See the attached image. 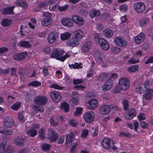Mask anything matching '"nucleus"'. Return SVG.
<instances>
[{"instance_id":"obj_1","label":"nucleus","mask_w":153,"mask_h":153,"mask_svg":"<svg viewBox=\"0 0 153 153\" xmlns=\"http://www.w3.org/2000/svg\"><path fill=\"white\" fill-rule=\"evenodd\" d=\"M64 53V51L60 49L56 48L54 50L52 53L51 57L55 58L62 62H64L67 58L69 57V55L68 54H66L65 55L61 56Z\"/></svg>"},{"instance_id":"obj_2","label":"nucleus","mask_w":153,"mask_h":153,"mask_svg":"<svg viewBox=\"0 0 153 153\" xmlns=\"http://www.w3.org/2000/svg\"><path fill=\"white\" fill-rule=\"evenodd\" d=\"M42 16L45 17L41 21V24L42 26H47L52 23L53 20L52 18V15L51 13L48 12H44Z\"/></svg>"},{"instance_id":"obj_3","label":"nucleus","mask_w":153,"mask_h":153,"mask_svg":"<svg viewBox=\"0 0 153 153\" xmlns=\"http://www.w3.org/2000/svg\"><path fill=\"white\" fill-rule=\"evenodd\" d=\"M149 88V81L146 80L144 82L139 85L135 88V91L136 92L140 94L143 93Z\"/></svg>"},{"instance_id":"obj_4","label":"nucleus","mask_w":153,"mask_h":153,"mask_svg":"<svg viewBox=\"0 0 153 153\" xmlns=\"http://www.w3.org/2000/svg\"><path fill=\"white\" fill-rule=\"evenodd\" d=\"M59 37L58 33L55 31H52L48 35L47 39L48 42L51 44L55 43Z\"/></svg>"},{"instance_id":"obj_5","label":"nucleus","mask_w":153,"mask_h":153,"mask_svg":"<svg viewBox=\"0 0 153 153\" xmlns=\"http://www.w3.org/2000/svg\"><path fill=\"white\" fill-rule=\"evenodd\" d=\"M133 8L135 12L138 13H143L146 9V5L142 2L135 3L133 5Z\"/></svg>"},{"instance_id":"obj_6","label":"nucleus","mask_w":153,"mask_h":153,"mask_svg":"<svg viewBox=\"0 0 153 153\" xmlns=\"http://www.w3.org/2000/svg\"><path fill=\"white\" fill-rule=\"evenodd\" d=\"M83 118L88 123L92 122L95 118V114L93 111L85 112L83 115Z\"/></svg>"},{"instance_id":"obj_7","label":"nucleus","mask_w":153,"mask_h":153,"mask_svg":"<svg viewBox=\"0 0 153 153\" xmlns=\"http://www.w3.org/2000/svg\"><path fill=\"white\" fill-rule=\"evenodd\" d=\"M130 82L128 80L125 78H121L119 80L118 84L121 90H126L129 86Z\"/></svg>"},{"instance_id":"obj_8","label":"nucleus","mask_w":153,"mask_h":153,"mask_svg":"<svg viewBox=\"0 0 153 153\" xmlns=\"http://www.w3.org/2000/svg\"><path fill=\"white\" fill-rule=\"evenodd\" d=\"M50 95L52 101L54 102H59L62 98L61 94L56 91H51Z\"/></svg>"},{"instance_id":"obj_9","label":"nucleus","mask_w":153,"mask_h":153,"mask_svg":"<svg viewBox=\"0 0 153 153\" xmlns=\"http://www.w3.org/2000/svg\"><path fill=\"white\" fill-rule=\"evenodd\" d=\"M34 101L35 104L42 105L47 102L48 100L47 98L44 96L39 95L34 98Z\"/></svg>"},{"instance_id":"obj_10","label":"nucleus","mask_w":153,"mask_h":153,"mask_svg":"<svg viewBox=\"0 0 153 153\" xmlns=\"http://www.w3.org/2000/svg\"><path fill=\"white\" fill-rule=\"evenodd\" d=\"M58 137V134L53 128H48V139H49L51 142H53L56 140Z\"/></svg>"},{"instance_id":"obj_11","label":"nucleus","mask_w":153,"mask_h":153,"mask_svg":"<svg viewBox=\"0 0 153 153\" xmlns=\"http://www.w3.org/2000/svg\"><path fill=\"white\" fill-rule=\"evenodd\" d=\"M98 43L101 48L105 51H107L109 48V46L106 40L103 38H100L98 40Z\"/></svg>"},{"instance_id":"obj_12","label":"nucleus","mask_w":153,"mask_h":153,"mask_svg":"<svg viewBox=\"0 0 153 153\" xmlns=\"http://www.w3.org/2000/svg\"><path fill=\"white\" fill-rule=\"evenodd\" d=\"M114 42L117 45L121 47H124L127 45V42L120 37L116 38L114 39Z\"/></svg>"},{"instance_id":"obj_13","label":"nucleus","mask_w":153,"mask_h":153,"mask_svg":"<svg viewBox=\"0 0 153 153\" xmlns=\"http://www.w3.org/2000/svg\"><path fill=\"white\" fill-rule=\"evenodd\" d=\"M113 80L111 78L106 81L104 85L102 87V89L104 91H107L110 90L112 87Z\"/></svg>"},{"instance_id":"obj_14","label":"nucleus","mask_w":153,"mask_h":153,"mask_svg":"<svg viewBox=\"0 0 153 153\" xmlns=\"http://www.w3.org/2000/svg\"><path fill=\"white\" fill-rule=\"evenodd\" d=\"M136 111L134 108H132L129 110L127 113L124 114L125 118L127 120H130L136 116Z\"/></svg>"},{"instance_id":"obj_15","label":"nucleus","mask_w":153,"mask_h":153,"mask_svg":"<svg viewBox=\"0 0 153 153\" xmlns=\"http://www.w3.org/2000/svg\"><path fill=\"white\" fill-rule=\"evenodd\" d=\"M110 107L108 105H103L99 108V113L101 114L105 115L108 114L110 111Z\"/></svg>"},{"instance_id":"obj_16","label":"nucleus","mask_w":153,"mask_h":153,"mask_svg":"<svg viewBox=\"0 0 153 153\" xmlns=\"http://www.w3.org/2000/svg\"><path fill=\"white\" fill-rule=\"evenodd\" d=\"M3 125L6 128H11L14 125V121L10 117L6 118L4 120Z\"/></svg>"},{"instance_id":"obj_17","label":"nucleus","mask_w":153,"mask_h":153,"mask_svg":"<svg viewBox=\"0 0 153 153\" xmlns=\"http://www.w3.org/2000/svg\"><path fill=\"white\" fill-rule=\"evenodd\" d=\"M84 33L81 30H78L75 31L73 34V38L77 39L79 41L83 37Z\"/></svg>"},{"instance_id":"obj_18","label":"nucleus","mask_w":153,"mask_h":153,"mask_svg":"<svg viewBox=\"0 0 153 153\" xmlns=\"http://www.w3.org/2000/svg\"><path fill=\"white\" fill-rule=\"evenodd\" d=\"M72 18L74 22L79 26H81L84 23V19L78 16L73 15L72 16Z\"/></svg>"},{"instance_id":"obj_19","label":"nucleus","mask_w":153,"mask_h":153,"mask_svg":"<svg viewBox=\"0 0 153 153\" xmlns=\"http://www.w3.org/2000/svg\"><path fill=\"white\" fill-rule=\"evenodd\" d=\"M61 22L63 25L68 27H71L74 25L73 21L69 18H65L62 19Z\"/></svg>"},{"instance_id":"obj_20","label":"nucleus","mask_w":153,"mask_h":153,"mask_svg":"<svg viewBox=\"0 0 153 153\" xmlns=\"http://www.w3.org/2000/svg\"><path fill=\"white\" fill-rule=\"evenodd\" d=\"M94 57L97 61H102L104 59V55L103 53L99 51H95L94 54Z\"/></svg>"},{"instance_id":"obj_21","label":"nucleus","mask_w":153,"mask_h":153,"mask_svg":"<svg viewBox=\"0 0 153 153\" xmlns=\"http://www.w3.org/2000/svg\"><path fill=\"white\" fill-rule=\"evenodd\" d=\"M68 46L70 47H75L78 46L79 44V41L74 38H72L70 39L66 42Z\"/></svg>"},{"instance_id":"obj_22","label":"nucleus","mask_w":153,"mask_h":153,"mask_svg":"<svg viewBox=\"0 0 153 153\" xmlns=\"http://www.w3.org/2000/svg\"><path fill=\"white\" fill-rule=\"evenodd\" d=\"M97 100L96 99H92L88 101L87 103V106L91 109H95L98 105Z\"/></svg>"},{"instance_id":"obj_23","label":"nucleus","mask_w":153,"mask_h":153,"mask_svg":"<svg viewBox=\"0 0 153 153\" xmlns=\"http://www.w3.org/2000/svg\"><path fill=\"white\" fill-rule=\"evenodd\" d=\"M146 90L147 91L143 95V97L146 100H150L153 96V89L148 88Z\"/></svg>"},{"instance_id":"obj_24","label":"nucleus","mask_w":153,"mask_h":153,"mask_svg":"<svg viewBox=\"0 0 153 153\" xmlns=\"http://www.w3.org/2000/svg\"><path fill=\"white\" fill-rule=\"evenodd\" d=\"M145 38V35L143 33H140L134 38L135 42L137 44L140 43Z\"/></svg>"},{"instance_id":"obj_25","label":"nucleus","mask_w":153,"mask_h":153,"mask_svg":"<svg viewBox=\"0 0 153 153\" xmlns=\"http://www.w3.org/2000/svg\"><path fill=\"white\" fill-rule=\"evenodd\" d=\"M110 142L111 140L109 138H106L104 139L102 142V146L106 149H109L111 146Z\"/></svg>"},{"instance_id":"obj_26","label":"nucleus","mask_w":153,"mask_h":153,"mask_svg":"<svg viewBox=\"0 0 153 153\" xmlns=\"http://www.w3.org/2000/svg\"><path fill=\"white\" fill-rule=\"evenodd\" d=\"M92 46V43L91 42H85L82 47V50L84 52H88L91 48Z\"/></svg>"},{"instance_id":"obj_27","label":"nucleus","mask_w":153,"mask_h":153,"mask_svg":"<svg viewBox=\"0 0 153 153\" xmlns=\"http://www.w3.org/2000/svg\"><path fill=\"white\" fill-rule=\"evenodd\" d=\"M71 36V34L68 32H66L61 33L60 35V38L61 40L65 41L68 39Z\"/></svg>"},{"instance_id":"obj_28","label":"nucleus","mask_w":153,"mask_h":153,"mask_svg":"<svg viewBox=\"0 0 153 153\" xmlns=\"http://www.w3.org/2000/svg\"><path fill=\"white\" fill-rule=\"evenodd\" d=\"M101 13L99 10L95 9H92L90 12L89 15L93 18L95 16H98L100 15Z\"/></svg>"},{"instance_id":"obj_29","label":"nucleus","mask_w":153,"mask_h":153,"mask_svg":"<svg viewBox=\"0 0 153 153\" xmlns=\"http://www.w3.org/2000/svg\"><path fill=\"white\" fill-rule=\"evenodd\" d=\"M0 134L6 135H10L13 134V131L11 129L3 128L0 131Z\"/></svg>"},{"instance_id":"obj_30","label":"nucleus","mask_w":153,"mask_h":153,"mask_svg":"<svg viewBox=\"0 0 153 153\" xmlns=\"http://www.w3.org/2000/svg\"><path fill=\"white\" fill-rule=\"evenodd\" d=\"M108 77V74L107 73H103L97 76V80L100 82H102L105 80Z\"/></svg>"},{"instance_id":"obj_31","label":"nucleus","mask_w":153,"mask_h":153,"mask_svg":"<svg viewBox=\"0 0 153 153\" xmlns=\"http://www.w3.org/2000/svg\"><path fill=\"white\" fill-rule=\"evenodd\" d=\"M149 22V19L147 17L142 18L140 20L139 24L141 27L145 26Z\"/></svg>"},{"instance_id":"obj_32","label":"nucleus","mask_w":153,"mask_h":153,"mask_svg":"<svg viewBox=\"0 0 153 153\" xmlns=\"http://www.w3.org/2000/svg\"><path fill=\"white\" fill-rule=\"evenodd\" d=\"M103 33L106 37H110L113 35L112 30L109 29H106L103 31Z\"/></svg>"},{"instance_id":"obj_33","label":"nucleus","mask_w":153,"mask_h":153,"mask_svg":"<svg viewBox=\"0 0 153 153\" xmlns=\"http://www.w3.org/2000/svg\"><path fill=\"white\" fill-rule=\"evenodd\" d=\"M46 131L45 129L41 128L38 131V136L41 140L45 139V134Z\"/></svg>"},{"instance_id":"obj_34","label":"nucleus","mask_w":153,"mask_h":153,"mask_svg":"<svg viewBox=\"0 0 153 153\" xmlns=\"http://www.w3.org/2000/svg\"><path fill=\"white\" fill-rule=\"evenodd\" d=\"M74 137V134L73 132H71L69 134L67 135L66 137L65 143H69L71 142L73 138Z\"/></svg>"},{"instance_id":"obj_35","label":"nucleus","mask_w":153,"mask_h":153,"mask_svg":"<svg viewBox=\"0 0 153 153\" xmlns=\"http://www.w3.org/2000/svg\"><path fill=\"white\" fill-rule=\"evenodd\" d=\"M27 135L30 137H34L36 136L37 134V131L34 128L30 129L27 132Z\"/></svg>"},{"instance_id":"obj_36","label":"nucleus","mask_w":153,"mask_h":153,"mask_svg":"<svg viewBox=\"0 0 153 153\" xmlns=\"http://www.w3.org/2000/svg\"><path fill=\"white\" fill-rule=\"evenodd\" d=\"M14 8V7L13 6L4 8L3 11V13L5 15L12 14L13 13V10Z\"/></svg>"},{"instance_id":"obj_37","label":"nucleus","mask_w":153,"mask_h":153,"mask_svg":"<svg viewBox=\"0 0 153 153\" xmlns=\"http://www.w3.org/2000/svg\"><path fill=\"white\" fill-rule=\"evenodd\" d=\"M61 108L65 112H67L69 111V105L68 103L64 102L62 104Z\"/></svg>"},{"instance_id":"obj_38","label":"nucleus","mask_w":153,"mask_h":153,"mask_svg":"<svg viewBox=\"0 0 153 153\" xmlns=\"http://www.w3.org/2000/svg\"><path fill=\"white\" fill-rule=\"evenodd\" d=\"M47 5V3L45 2H40L39 4L38 7H36L34 10V11L37 12L40 10L42 8H45Z\"/></svg>"},{"instance_id":"obj_39","label":"nucleus","mask_w":153,"mask_h":153,"mask_svg":"<svg viewBox=\"0 0 153 153\" xmlns=\"http://www.w3.org/2000/svg\"><path fill=\"white\" fill-rule=\"evenodd\" d=\"M20 46L23 47L29 48L31 47V45L27 41H22L20 42Z\"/></svg>"},{"instance_id":"obj_40","label":"nucleus","mask_w":153,"mask_h":153,"mask_svg":"<svg viewBox=\"0 0 153 153\" xmlns=\"http://www.w3.org/2000/svg\"><path fill=\"white\" fill-rule=\"evenodd\" d=\"M11 23V20L3 19L1 22V25L3 27H6L10 25Z\"/></svg>"},{"instance_id":"obj_41","label":"nucleus","mask_w":153,"mask_h":153,"mask_svg":"<svg viewBox=\"0 0 153 153\" xmlns=\"http://www.w3.org/2000/svg\"><path fill=\"white\" fill-rule=\"evenodd\" d=\"M32 108L35 110L38 111L40 112H42L44 110V108L42 106H37L35 105H32Z\"/></svg>"},{"instance_id":"obj_42","label":"nucleus","mask_w":153,"mask_h":153,"mask_svg":"<svg viewBox=\"0 0 153 153\" xmlns=\"http://www.w3.org/2000/svg\"><path fill=\"white\" fill-rule=\"evenodd\" d=\"M51 145L47 143L43 144L42 145V149L45 152L49 151L51 147Z\"/></svg>"},{"instance_id":"obj_43","label":"nucleus","mask_w":153,"mask_h":153,"mask_svg":"<svg viewBox=\"0 0 153 153\" xmlns=\"http://www.w3.org/2000/svg\"><path fill=\"white\" fill-rule=\"evenodd\" d=\"M41 85V82H39L37 81H32L28 84L29 86H31L33 87H38Z\"/></svg>"},{"instance_id":"obj_44","label":"nucleus","mask_w":153,"mask_h":153,"mask_svg":"<svg viewBox=\"0 0 153 153\" xmlns=\"http://www.w3.org/2000/svg\"><path fill=\"white\" fill-rule=\"evenodd\" d=\"M79 145V143L77 142L75 143L71 147L70 149V152L71 153H76V149Z\"/></svg>"},{"instance_id":"obj_45","label":"nucleus","mask_w":153,"mask_h":153,"mask_svg":"<svg viewBox=\"0 0 153 153\" xmlns=\"http://www.w3.org/2000/svg\"><path fill=\"white\" fill-rule=\"evenodd\" d=\"M111 52L114 54H117L121 51L120 48L117 47H114L111 49Z\"/></svg>"},{"instance_id":"obj_46","label":"nucleus","mask_w":153,"mask_h":153,"mask_svg":"<svg viewBox=\"0 0 153 153\" xmlns=\"http://www.w3.org/2000/svg\"><path fill=\"white\" fill-rule=\"evenodd\" d=\"M120 10L123 12H126L128 10V6L126 4H123L120 6Z\"/></svg>"},{"instance_id":"obj_47","label":"nucleus","mask_w":153,"mask_h":153,"mask_svg":"<svg viewBox=\"0 0 153 153\" xmlns=\"http://www.w3.org/2000/svg\"><path fill=\"white\" fill-rule=\"evenodd\" d=\"M123 105V109L125 110H126L128 108V100L127 99L123 100L122 101Z\"/></svg>"},{"instance_id":"obj_48","label":"nucleus","mask_w":153,"mask_h":153,"mask_svg":"<svg viewBox=\"0 0 153 153\" xmlns=\"http://www.w3.org/2000/svg\"><path fill=\"white\" fill-rule=\"evenodd\" d=\"M33 98V96L31 92H29L27 93L25 100L27 102L30 101Z\"/></svg>"},{"instance_id":"obj_49","label":"nucleus","mask_w":153,"mask_h":153,"mask_svg":"<svg viewBox=\"0 0 153 153\" xmlns=\"http://www.w3.org/2000/svg\"><path fill=\"white\" fill-rule=\"evenodd\" d=\"M119 136L120 137H130L131 136V135L128 132H122L119 133Z\"/></svg>"},{"instance_id":"obj_50","label":"nucleus","mask_w":153,"mask_h":153,"mask_svg":"<svg viewBox=\"0 0 153 153\" xmlns=\"http://www.w3.org/2000/svg\"><path fill=\"white\" fill-rule=\"evenodd\" d=\"M82 109L81 107L77 108L76 111L74 113V115L75 116H77L79 115L82 113Z\"/></svg>"},{"instance_id":"obj_51","label":"nucleus","mask_w":153,"mask_h":153,"mask_svg":"<svg viewBox=\"0 0 153 153\" xmlns=\"http://www.w3.org/2000/svg\"><path fill=\"white\" fill-rule=\"evenodd\" d=\"M79 101L77 98L73 97L70 101V103L73 105L75 106L78 103Z\"/></svg>"},{"instance_id":"obj_52","label":"nucleus","mask_w":153,"mask_h":153,"mask_svg":"<svg viewBox=\"0 0 153 153\" xmlns=\"http://www.w3.org/2000/svg\"><path fill=\"white\" fill-rule=\"evenodd\" d=\"M88 130L87 129L83 130L81 134V137L82 138H85L88 134Z\"/></svg>"},{"instance_id":"obj_53","label":"nucleus","mask_w":153,"mask_h":153,"mask_svg":"<svg viewBox=\"0 0 153 153\" xmlns=\"http://www.w3.org/2000/svg\"><path fill=\"white\" fill-rule=\"evenodd\" d=\"M138 62L139 60L138 59H135L134 57H133L128 61V62L131 64H133L137 63Z\"/></svg>"},{"instance_id":"obj_54","label":"nucleus","mask_w":153,"mask_h":153,"mask_svg":"<svg viewBox=\"0 0 153 153\" xmlns=\"http://www.w3.org/2000/svg\"><path fill=\"white\" fill-rule=\"evenodd\" d=\"M26 142L25 137L24 136H22L20 137V146H22L25 144Z\"/></svg>"},{"instance_id":"obj_55","label":"nucleus","mask_w":153,"mask_h":153,"mask_svg":"<svg viewBox=\"0 0 153 153\" xmlns=\"http://www.w3.org/2000/svg\"><path fill=\"white\" fill-rule=\"evenodd\" d=\"M19 108V102L14 103L11 107V109L14 110L16 111Z\"/></svg>"},{"instance_id":"obj_56","label":"nucleus","mask_w":153,"mask_h":153,"mask_svg":"<svg viewBox=\"0 0 153 153\" xmlns=\"http://www.w3.org/2000/svg\"><path fill=\"white\" fill-rule=\"evenodd\" d=\"M69 123L70 125L71 126L75 127L76 126L77 124V122L75 119H71L69 121Z\"/></svg>"},{"instance_id":"obj_57","label":"nucleus","mask_w":153,"mask_h":153,"mask_svg":"<svg viewBox=\"0 0 153 153\" xmlns=\"http://www.w3.org/2000/svg\"><path fill=\"white\" fill-rule=\"evenodd\" d=\"M20 6L26 8L27 7V4L26 1L21 0L20 1Z\"/></svg>"},{"instance_id":"obj_58","label":"nucleus","mask_w":153,"mask_h":153,"mask_svg":"<svg viewBox=\"0 0 153 153\" xmlns=\"http://www.w3.org/2000/svg\"><path fill=\"white\" fill-rule=\"evenodd\" d=\"M68 7V5L66 4L65 6L62 7L59 6L58 7V10L62 12L67 10Z\"/></svg>"},{"instance_id":"obj_59","label":"nucleus","mask_w":153,"mask_h":153,"mask_svg":"<svg viewBox=\"0 0 153 153\" xmlns=\"http://www.w3.org/2000/svg\"><path fill=\"white\" fill-rule=\"evenodd\" d=\"M51 87L55 89L58 90H62L64 87H61L59 85L56 84H53L51 86Z\"/></svg>"},{"instance_id":"obj_60","label":"nucleus","mask_w":153,"mask_h":153,"mask_svg":"<svg viewBox=\"0 0 153 153\" xmlns=\"http://www.w3.org/2000/svg\"><path fill=\"white\" fill-rule=\"evenodd\" d=\"M83 81L82 79H74L73 80V83L74 85H76L82 83Z\"/></svg>"},{"instance_id":"obj_61","label":"nucleus","mask_w":153,"mask_h":153,"mask_svg":"<svg viewBox=\"0 0 153 153\" xmlns=\"http://www.w3.org/2000/svg\"><path fill=\"white\" fill-rule=\"evenodd\" d=\"M57 6V4L55 3L51 4L49 7V10L51 11L54 10L56 8Z\"/></svg>"},{"instance_id":"obj_62","label":"nucleus","mask_w":153,"mask_h":153,"mask_svg":"<svg viewBox=\"0 0 153 153\" xmlns=\"http://www.w3.org/2000/svg\"><path fill=\"white\" fill-rule=\"evenodd\" d=\"M140 126L143 128H147L149 127V125L146 124L145 122L142 121L140 123Z\"/></svg>"},{"instance_id":"obj_63","label":"nucleus","mask_w":153,"mask_h":153,"mask_svg":"<svg viewBox=\"0 0 153 153\" xmlns=\"http://www.w3.org/2000/svg\"><path fill=\"white\" fill-rule=\"evenodd\" d=\"M27 54L26 52H21L20 53V60H23L27 56Z\"/></svg>"},{"instance_id":"obj_64","label":"nucleus","mask_w":153,"mask_h":153,"mask_svg":"<svg viewBox=\"0 0 153 153\" xmlns=\"http://www.w3.org/2000/svg\"><path fill=\"white\" fill-rule=\"evenodd\" d=\"M138 69V68H128L127 71L129 72H134L137 71Z\"/></svg>"}]
</instances>
